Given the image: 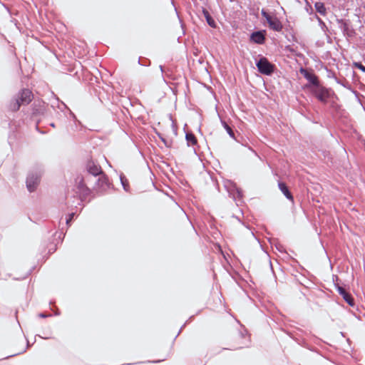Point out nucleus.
I'll return each instance as SVG.
<instances>
[{
	"mask_svg": "<svg viewBox=\"0 0 365 365\" xmlns=\"http://www.w3.org/2000/svg\"><path fill=\"white\" fill-rule=\"evenodd\" d=\"M120 181H121V184L123 187V189L125 190V191H128L129 190V185H128V182L127 180V179L124 177V176H120Z\"/></svg>",
	"mask_w": 365,
	"mask_h": 365,
	"instance_id": "f3484780",
	"label": "nucleus"
},
{
	"mask_svg": "<svg viewBox=\"0 0 365 365\" xmlns=\"http://www.w3.org/2000/svg\"><path fill=\"white\" fill-rule=\"evenodd\" d=\"M222 124H223L224 128L227 130V133L229 134V135L232 138H235V133H234L233 130H232V128L225 122H222Z\"/></svg>",
	"mask_w": 365,
	"mask_h": 365,
	"instance_id": "a211bd4d",
	"label": "nucleus"
},
{
	"mask_svg": "<svg viewBox=\"0 0 365 365\" xmlns=\"http://www.w3.org/2000/svg\"><path fill=\"white\" fill-rule=\"evenodd\" d=\"M317 19H318V21L319 22L320 24H323L324 25V22L322 21L321 19H319V17H317Z\"/></svg>",
	"mask_w": 365,
	"mask_h": 365,
	"instance_id": "4be33fe9",
	"label": "nucleus"
},
{
	"mask_svg": "<svg viewBox=\"0 0 365 365\" xmlns=\"http://www.w3.org/2000/svg\"><path fill=\"white\" fill-rule=\"evenodd\" d=\"M256 66L259 72L264 75H271L274 71V65L265 57H261L257 62Z\"/></svg>",
	"mask_w": 365,
	"mask_h": 365,
	"instance_id": "f03ea898",
	"label": "nucleus"
},
{
	"mask_svg": "<svg viewBox=\"0 0 365 365\" xmlns=\"http://www.w3.org/2000/svg\"><path fill=\"white\" fill-rule=\"evenodd\" d=\"M86 170L88 173L95 177L102 174L101 168L93 160L88 161L86 164Z\"/></svg>",
	"mask_w": 365,
	"mask_h": 365,
	"instance_id": "0eeeda50",
	"label": "nucleus"
},
{
	"mask_svg": "<svg viewBox=\"0 0 365 365\" xmlns=\"http://www.w3.org/2000/svg\"><path fill=\"white\" fill-rule=\"evenodd\" d=\"M337 290H338V292L339 293L340 295H341L344 298V299L350 305V306H354V299L353 298L351 297V296L348 294L346 290L341 287H339L338 286L337 287Z\"/></svg>",
	"mask_w": 365,
	"mask_h": 365,
	"instance_id": "9d476101",
	"label": "nucleus"
},
{
	"mask_svg": "<svg viewBox=\"0 0 365 365\" xmlns=\"http://www.w3.org/2000/svg\"><path fill=\"white\" fill-rule=\"evenodd\" d=\"M33 98L32 93L29 89H23L16 98H15L10 103V109L13 111H16L22 105L29 104Z\"/></svg>",
	"mask_w": 365,
	"mask_h": 365,
	"instance_id": "f257e3e1",
	"label": "nucleus"
},
{
	"mask_svg": "<svg viewBox=\"0 0 365 365\" xmlns=\"http://www.w3.org/2000/svg\"><path fill=\"white\" fill-rule=\"evenodd\" d=\"M74 214L72 213L69 215V217L68 219H66V224L68 225L69 224V222L72 220Z\"/></svg>",
	"mask_w": 365,
	"mask_h": 365,
	"instance_id": "aec40b11",
	"label": "nucleus"
},
{
	"mask_svg": "<svg viewBox=\"0 0 365 365\" xmlns=\"http://www.w3.org/2000/svg\"><path fill=\"white\" fill-rule=\"evenodd\" d=\"M250 39L256 43L262 44L265 40L264 31L253 32L250 36Z\"/></svg>",
	"mask_w": 365,
	"mask_h": 365,
	"instance_id": "6e6552de",
	"label": "nucleus"
},
{
	"mask_svg": "<svg viewBox=\"0 0 365 365\" xmlns=\"http://www.w3.org/2000/svg\"><path fill=\"white\" fill-rule=\"evenodd\" d=\"M185 138L188 145H194L197 143V139L192 133H186Z\"/></svg>",
	"mask_w": 365,
	"mask_h": 365,
	"instance_id": "2eb2a0df",
	"label": "nucleus"
},
{
	"mask_svg": "<svg viewBox=\"0 0 365 365\" xmlns=\"http://www.w3.org/2000/svg\"><path fill=\"white\" fill-rule=\"evenodd\" d=\"M51 126H52V127H55L54 123H51Z\"/></svg>",
	"mask_w": 365,
	"mask_h": 365,
	"instance_id": "5701e85b",
	"label": "nucleus"
},
{
	"mask_svg": "<svg viewBox=\"0 0 365 365\" xmlns=\"http://www.w3.org/2000/svg\"><path fill=\"white\" fill-rule=\"evenodd\" d=\"M76 192L80 195L81 197H86L89 195L90 190L86 185V180L81 176H78L76 179Z\"/></svg>",
	"mask_w": 365,
	"mask_h": 365,
	"instance_id": "423d86ee",
	"label": "nucleus"
},
{
	"mask_svg": "<svg viewBox=\"0 0 365 365\" xmlns=\"http://www.w3.org/2000/svg\"><path fill=\"white\" fill-rule=\"evenodd\" d=\"M98 185L101 187L102 189H106V187H107L108 186V179L106 177H105L104 175H101V177H99V178L98 179V182H97Z\"/></svg>",
	"mask_w": 365,
	"mask_h": 365,
	"instance_id": "4468645a",
	"label": "nucleus"
},
{
	"mask_svg": "<svg viewBox=\"0 0 365 365\" xmlns=\"http://www.w3.org/2000/svg\"><path fill=\"white\" fill-rule=\"evenodd\" d=\"M356 66L357 68H359L361 71H362L363 72H365V66H363L362 64L361 63H357L356 64Z\"/></svg>",
	"mask_w": 365,
	"mask_h": 365,
	"instance_id": "6ab92c4d",
	"label": "nucleus"
},
{
	"mask_svg": "<svg viewBox=\"0 0 365 365\" xmlns=\"http://www.w3.org/2000/svg\"><path fill=\"white\" fill-rule=\"evenodd\" d=\"M301 73L304 74V78L312 83V87L319 85L317 77L314 74L309 73L303 68L301 69Z\"/></svg>",
	"mask_w": 365,
	"mask_h": 365,
	"instance_id": "1a4fd4ad",
	"label": "nucleus"
},
{
	"mask_svg": "<svg viewBox=\"0 0 365 365\" xmlns=\"http://www.w3.org/2000/svg\"><path fill=\"white\" fill-rule=\"evenodd\" d=\"M202 12H203L204 17L205 18L208 25L212 27V28H215L216 27L215 21L212 18V16H210V13L207 10H205V9H204L202 11Z\"/></svg>",
	"mask_w": 365,
	"mask_h": 365,
	"instance_id": "f8f14e48",
	"label": "nucleus"
},
{
	"mask_svg": "<svg viewBox=\"0 0 365 365\" xmlns=\"http://www.w3.org/2000/svg\"><path fill=\"white\" fill-rule=\"evenodd\" d=\"M228 192L233 195V197L235 200H236V197H237L238 198H241L242 195V191L237 188L236 187V185H233V190H228Z\"/></svg>",
	"mask_w": 365,
	"mask_h": 365,
	"instance_id": "dca6fc26",
	"label": "nucleus"
},
{
	"mask_svg": "<svg viewBox=\"0 0 365 365\" xmlns=\"http://www.w3.org/2000/svg\"><path fill=\"white\" fill-rule=\"evenodd\" d=\"M40 178V172L29 173L26 178V187L29 192H33L36 190L39 183Z\"/></svg>",
	"mask_w": 365,
	"mask_h": 365,
	"instance_id": "39448f33",
	"label": "nucleus"
},
{
	"mask_svg": "<svg viewBox=\"0 0 365 365\" xmlns=\"http://www.w3.org/2000/svg\"><path fill=\"white\" fill-rule=\"evenodd\" d=\"M230 185H232V187H233V185H232V182H230ZM231 190H233V188H232Z\"/></svg>",
	"mask_w": 365,
	"mask_h": 365,
	"instance_id": "b1692460",
	"label": "nucleus"
},
{
	"mask_svg": "<svg viewBox=\"0 0 365 365\" xmlns=\"http://www.w3.org/2000/svg\"><path fill=\"white\" fill-rule=\"evenodd\" d=\"M261 14L267 21L271 29L276 31H282L283 28L282 24L277 16L269 15L264 9L262 10Z\"/></svg>",
	"mask_w": 365,
	"mask_h": 365,
	"instance_id": "7ed1b4c3",
	"label": "nucleus"
},
{
	"mask_svg": "<svg viewBox=\"0 0 365 365\" xmlns=\"http://www.w3.org/2000/svg\"><path fill=\"white\" fill-rule=\"evenodd\" d=\"M38 316H39L40 317H41V318H46V317H47V315H46V314H43V313L40 314Z\"/></svg>",
	"mask_w": 365,
	"mask_h": 365,
	"instance_id": "412c9836",
	"label": "nucleus"
},
{
	"mask_svg": "<svg viewBox=\"0 0 365 365\" xmlns=\"http://www.w3.org/2000/svg\"><path fill=\"white\" fill-rule=\"evenodd\" d=\"M314 7L316 11L322 16H325L327 14L326 7L322 2H316L314 4Z\"/></svg>",
	"mask_w": 365,
	"mask_h": 365,
	"instance_id": "ddd939ff",
	"label": "nucleus"
},
{
	"mask_svg": "<svg viewBox=\"0 0 365 365\" xmlns=\"http://www.w3.org/2000/svg\"><path fill=\"white\" fill-rule=\"evenodd\" d=\"M312 93L313 95L321 102L327 103L329 98V91L326 88L320 86L319 84L312 87Z\"/></svg>",
	"mask_w": 365,
	"mask_h": 365,
	"instance_id": "20e7f679",
	"label": "nucleus"
},
{
	"mask_svg": "<svg viewBox=\"0 0 365 365\" xmlns=\"http://www.w3.org/2000/svg\"><path fill=\"white\" fill-rule=\"evenodd\" d=\"M279 190L284 195V196L289 200L293 201V196L289 192L288 187L284 182H279L278 184Z\"/></svg>",
	"mask_w": 365,
	"mask_h": 365,
	"instance_id": "9b49d317",
	"label": "nucleus"
}]
</instances>
